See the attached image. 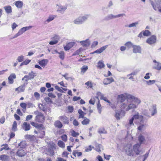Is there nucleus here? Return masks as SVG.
Instances as JSON below:
<instances>
[{"mask_svg": "<svg viewBox=\"0 0 161 161\" xmlns=\"http://www.w3.org/2000/svg\"><path fill=\"white\" fill-rule=\"evenodd\" d=\"M143 35L145 36H148L151 35V32L148 30H145L143 32Z\"/></svg>", "mask_w": 161, "mask_h": 161, "instance_id": "603ef678", "label": "nucleus"}, {"mask_svg": "<svg viewBox=\"0 0 161 161\" xmlns=\"http://www.w3.org/2000/svg\"><path fill=\"white\" fill-rule=\"evenodd\" d=\"M26 85L25 83H24L23 85L19 86L15 89V91L17 92L18 93L20 92H24L25 90V85Z\"/></svg>", "mask_w": 161, "mask_h": 161, "instance_id": "f3484780", "label": "nucleus"}, {"mask_svg": "<svg viewBox=\"0 0 161 161\" xmlns=\"http://www.w3.org/2000/svg\"><path fill=\"white\" fill-rule=\"evenodd\" d=\"M125 16V14H120L117 15H114L112 14H110L106 16L104 19L105 20H109L113 19H115L117 18Z\"/></svg>", "mask_w": 161, "mask_h": 161, "instance_id": "39448f33", "label": "nucleus"}, {"mask_svg": "<svg viewBox=\"0 0 161 161\" xmlns=\"http://www.w3.org/2000/svg\"><path fill=\"white\" fill-rule=\"evenodd\" d=\"M55 18V16L53 15H50L48 18L44 21L45 24H47L52 21Z\"/></svg>", "mask_w": 161, "mask_h": 161, "instance_id": "473e14b6", "label": "nucleus"}, {"mask_svg": "<svg viewBox=\"0 0 161 161\" xmlns=\"http://www.w3.org/2000/svg\"><path fill=\"white\" fill-rule=\"evenodd\" d=\"M28 75L29 77V79H30V80H31L33 79L36 76V75L33 72L31 71L29 74Z\"/></svg>", "mask_w": 161, "mask_h": 161, "instance_id": "c03bdc74", "label": "nucleus"}, {"mask_svg": "<svg viewBox=\"0 0 161 161\" xmlns=\"http://www.w3.org/2000/svg\"><path fill=\"white\" fill-rule=\"evenodd\" d=\"M90 120L89 119L85 117L83 121L81 122V123L83 125H87L89 123Z\"/></svg>", "mask_w": 161, "mask_h": 161, "instance_id": "c9c22d12", "label": "nucleus"}, {"mask_svg": "<svg viewBox=\"0 0 161 161\" xmlns=\"http://www.w3.org/2000/svg\"><path fill=\"white\" fill-rule=\"evenodd\" d=\"M69 154V153L67 152H64L62 153V157H66L67 158L68 157V155Z\"/></svg>", "mask_w": 161, "mask_h": 161, "instance_id": "69168bd1", "label": "nucleus"}, {"mask_svg": "<svg viewBox=\"0 0 161 161\" xmlns=\"http://www.w3.org/2000/svg\"><path fill=\"white\" fill-rule=\"evenodd\" d=\"M97 97H100L101 99L103 100L104 101L107 102L108 103H110V105L111 106V103L110 101L107 99V98L104 96V95L100 92H97Z\"/></svg>", "mask_w": 161, "mask_h": 161, "instance_id": "f8f14e48", "label": "nucleus"}, {"mask_svg": "<svg viewBox=\"0 0 161 161\" xmlns=\"http://www.w3.org/2000/svg\"><path fill=\"white\" fill-rule=\"evenodd\" d=\"M118 100L121 103V109L126 111L137 108L138 105L141 102L139 99L127 93L119 95L118 97Z\"/></svg>", "mask_w": 161, "mask_h": 161, "instance_id": "f257e3e1", "label": "nucleus"}, {"mask_svg": "<svg viewBox=\"0 0 161 161\" xmlns=\"http://www.w3.org/2000/svg\"><path fill=\"white\" fill-rule=\"evenodd\" d=\"M48 60L47 59H43L39 62L40 65L42 67H45L48 62Z\"/></svg>", "mask_w": 161, "mask_h": 161, "instance_id": "a878e982", "label": "nucleus"}, {"mask_svg": "<svg viewBox=\"0 0 161 161\" xmlns=\"http://www.w3.org/2000/svg\"><path fill=\"white\" fill-rule=\"evenodd\" d=\"M26 145V142L25 141L21 142L19 144L18 146L21 148H24L25 147Z\"/></svg>", "mask_w": 161, "mask_h": 161, "instance_id": "e433bc0d", "label": "nucleus"}, {"mask_svg": "<svg viewBox=\"0 0 161 161\" xmlns=\"http://www.w3.org/2000/svg\"><path fill=\"white\" fill-rule=\"evenodd\" d=\"M98 44V42L97 41H94L93 42L92 45V47H94L97 46Z\"/></svg>", "mask_w": 161, "mask_h": 161, "instance_id": "774afa93", "label": "nucleus"}, {"mask_svg": "<svg viewBox=\"0 0 161 161\" xmlns=\"http://www.w3.org/2000/svg\"><path fill=\"white\" fill-rule=\"evenodd\" d=\"M155 82V81L154 80H149L146 81L147 84L149 85H151L154 84Z\"/></svg>", "mask_w": 161, "mask_h": 161, "instance_id": "e2e57ef3", "label": "nucleus"}, {"mask_svg": "<svg viewBox=\"0 0 161 161\" xmlns=\"http://www.w3.org/2000/svg\"><path fill=\"white\" fill-rule=\"evenodd\" d=\"M23 2L21 1H17L14 3L18 8H21L23 7Z\"/></svg>", "mask_w": 161, "mask_h": 161, "instance_id": "393cba45", "label": "nucleus"}, {"mask_svg": "<svg viewBox=\"0 0 161 161\" xmlns=\"http://www.w3.org/2000/svg\"><path fill=\"white\" fill-rule=\"evenodd\" d=\"M58 144L59 147L61 148H64L65 146L64 143L61 141H59L58 142Z\"/></svg>", "mask_w": 161, "mask_h": 161, "instance_id": "a18cd8bd", "label": "nucleus"}, {"mask_svg": "<svg viewBox=\"0 0 161 161\" xmlns=\"http://www.w3.org/2000/svg\"><path fill=\"white\" fill-rule=\"evenodd\" d=\"M150 3L154 10H156L157 8L161 13V0H150Z\"/></svg>", "mask_w": 161, "mask_h": 161, "instance_id": "f03ea898", "label": "nucleus"}, {"mask_svg": "<svg viewBox=\"0 0 161 161\" xmlns=\"http://www.w3.org/2000/svg\"><path fill=\"white\" fill-rule=\"evenodd\" d=\"M60 37L59 36L55 35L53 37H51V39L52 40L55 42H56L58 43L60 39Z\"/></svg>", "mask_w": 161, "mask_h": 161, "instance_id": "72a5a7b5", "label": "nucleus"}, {"mask_svg": "<svg viewBox=\"0 0 161 161\" xmlns=\"http://www.w3.org/2000/svg\"><path fill=\"white\" fill-rule=\"evenodd\" d=\"M16 78V75L15 74L13 73L11 74L8 78L9 83L13 84L14 82V79H15Z\"/></svg>", "mask_w": 161, "mask_h": 161, "instance_id": "412c9836", "label": "nucleus"}, {"mask_svg": "<svg viewBox=\"0 0 161 161\" xmlns=\"http://www.w3.org/2000/svg\"><path fill=\"white\" fill-rule=\"evenodd\" d=\"M98 132L100 134H106L107 131L105 130L104 128H102L98 130Z\"/></svg>", "mask_w": 161, "mask_h": 161, "instance_id": "3c124183", "label": "nucleus"}, {"mask_svg": "<svg viewBox=\"0 0 161 161\" xmlns=\"http://www.w3.org/2000/svg\"><path fill=\"white\" fill-rule=\"evenodd\" d=\"M31 126L30 124L26 122H24L22 125V128L25 131L29 130H30Z\"/></svg>", "mask_w": 161, "mask_h": 161, "instance_id": "4be33fe9", "label": "nucleus"}, {"mask_svg": "<svg viewBox=\"0 0 161 161\" xmlns=\"http://www.w3.org/2000/svg\"><path fill=\"white\" fill-rule=\"evenodd\" d=\"M8 145L7 144L5 145H3L2 146V147L0 149V151H2L3 150H8L10 148L8 147Z\"/></svg>", "mask_w": 161, "mask_h": 161, "instance_id": "37998d69", "label": "nucleus"}, {"mask_svg": "<svg viewBox=\"0 0 161 161\" xmlns=\"http://www.w3.org/2000/svg\"><path fill=\"white\" fill-rule=\"evenodd\" d=\"M89 16V15L86 14L82 16H80L79 17L80 18L81 22L83 24L84 21L87 19Z\"/></svg>", "mask_w": 161, "mask_h": 161, "instance_id": "cd10ccee", "label": "nucleus"}, {"mask_svg": "<svg viewBox=\"0 0 161 161\" xmlns=\"http://www.w3.org/2000/svg\"><path fill=\"white\" fill-rule=\"evenodd\" d=\"M157 37L155 35H153L147 39L146 42L150 45H152L156 43Z\"/></svg>", "mask_w": 161, "mask_h": 161, "instance_id": "9d476101", "label": "nucleus"}, {"mask_svg": "<svg viewBox=\"0 0 161 161\" xmlns=\"http://www.w3.org/2000/svg\"><path fill=\"white\" fill-rule=\"evenodd\" d=\"M133 51L134 53H141V47L139 46H134Z\"/></svg>", "mask_w": 161, "mask_h": 161, "instance_id": "5701e85b", "label": "nucleus"}, {"mask_svg": "<svg viewBox=\"0 0 161 161\" xmlns=\"http://www.w3.org/2000/svg\"><path fill=\"white\" fill-rule=\"evenodd\" d=\"M55 88L56 90H58V91L59 92H62V93L64 92V91L62 90V89H61V88L60 87L58 86H55Z\"/></svg>", "mask_w": 161, "mask_h": 161, "instance_id": "0e129e2a", "label": "nucleus"}, {"mask_svg": "<svg viewBox=\"0 0 161 161\" xmlns=\"http://www.w3.org/2000/svg\"><path fill=\"white\" fill-rule=\"evenodd\" d=\"M88 69V66L86 65H83L81 67V72L85 73Z\"/></svg>", "mask_w": 161, "mask_h": 161, "instance_id": "5fc2aeb1", "label": "nucleus"}, {"mask_svg": "<svg viewBox=\"0 0 161 161\" xmlns=\"http://www.w3.org/2000/svg\"><path fill=\"white\" fill-rule=\"evenodd\" d=\"M144 122H140L139 125L137 128L138 130L142 131L144 130L145 129V125L144 124Z\"/></svg>", "mask_w": 161, "mask_h": 161, "instance_id": "c85d7f7f", "label": "nucleus"}, {"mask_svg": "<svg viewBox=\"0 0 161 161\" xmlns=\"http://www.w3.org/2000/svg\"><path fill=\"white\" fill-rule=\"evenodd\" d=\"M74 23L76 25H80L82 24L79 17L75 19L73 21Z\"/></svg>", "mask_w": 161, "mask_h": 161, "instance_id": "58836bf2", "label": "nucleus"}, {"mask_svg": "<svg viewBox=\"0 0 161 161\" xmlns=\"http://www.w3.org/2000/svg\"><path fill=\"white\" fill-rule=\"evenodd\" d=\"M114 79L112 77L105 79L103 81V83L104 85H108L114 82Z\"/></svg>", "mask_w": 161, "mask_h": 161, "instance_id": "6ab92c4d", "label": "nucleus"}, {"mask_svg": "<svg viewBox=\"0 0 161 161\" xmlns=\"http://www.w3.org/2000/svg\"><path fill=\"white\" fill-rule=\"evenodd\" d=\"M21 107L23 109L25 110L26 109V108L27 107V104L24 103H20V104Z\"/></svg>", "mask_w": 161, "mask_h": 161, "instance_id": "052dcab7", "label": "nucleus"}, {"mask_svg": "<svg viewBox=\"0 0 161 161\" xmlns=\"http://www.w3.org/2000/svg\"><path fill=\"white\" fill-rule=\"evenodd\" d=\"M24 58V56L22 55H21L18 57L17 60L19 62H20L23 60Z\"/></svg>", "mask_w": 161, "mask_h": 161, "instance_id": "680f3d73", "label": "nucleus"}, {"mask_svg": "<svg viewBox=\"0 0 161 161\" xmlns=\"http://www.w3.org/2000/svg\"><path fill=\"white\" fill-rule=\"evenodd\" d=\"M138 140L139 142L138 144H140L141 145L145 141V138L143 136L142 134H140L138 137Z\"/></svg>", "mask_w": 161, "mask_h": 161, "instance_id": "b1692460", "label": "nucleus"}, {"mask_svg": "<svg viewBox=\"0 0 161 161\" xmlns=\"http://www.w3.org/2000/svg\"><path fill=\"white\" fill-rule=\"evenodd\" d=\"M132 118L134 120L139 119L140 122H144L145 121L144 118L142 115H140L139 113L137 112H135V114L133 115Z\"/></svg>", "mask_w": 161, "mask_h": 161, "instance_id": "6e6552de", "label": "nucleus"}, {"mask_svg": "<svg viewBox=\"0 0 161 161\" xmlns=\"http://www.w3.org/2000/svg\"><path fill=\"white\" fill-rule=\"evenodd\" d=\"M133 118L132 117L129 119L128 125H129L130 126L134 125V124L133 123Z\"/></svg>", "mask_w": 161, "mask_h": 161, "instance_id": "de8ad7c7", "label": "nucleus"}, {"mask_svg": "<svg viewBox=\"0 0 161 161\" xmlns=\"http://www.w3.org/2000/svg\"><path fill=\"white\" fill-rule=\"evenodd\" d=\"M44 100L47 103H50L52 102L51 99L49 97H45Z\"/></svg>", "mask_w": 161, "mask_h": 161, "instance_id": "4d7b16f0", "label": "nucleus"}, {"mask_svg": "<svg viewBox=\"0 0 161 161\" xmlns=\"http://www.w3.org/2000/svg\"><path fill=\"white\" fill-rule=\"evenodd\" d=\"M122 109H121L120 110H116L115 111V117L118 120H119L120 118L125 116V112L122 110Z\"/></svg>", "mask_w": 161, "mask_h": 161, "instance_id": "423d86ee", "label": "nucleus"}, {"mask_svg": "<svg viewBox=\"0 0 161 161\" xmlns=\"http://www.w3.org/2000/svg\"><path fill=\"white\" fill-rule=\"evenodd\" d=\"M0 159L3 161H7L8 157L6 155H2L0 157Z\"/></svg>", "mask_w": 161, "mask_h": 161, "instance_id": "79ce46f5", "label": "nucleus"}, {"mask_svg": "<svg viewBox=\"0 0 161 161\" xmlns=\"http://www.w3.org/2000/svg\"><path fill=\"white\" fill-rule=\"evenodd\" d=\"M75 44V42H70L67 44L64 47V48L65 50L68 51Z\"/></svg>", "mask_w": 161, "mask_h": 161, "instance_id": "2eb2a0df", "label": "nucleus"}, {"mask_svg": "<svg viewBox=\"0 0 161 161\" xmlns=\"http://www.w3.org/2000/svg\"><path fill=\"white\" fill-rule=\"evenodd\" d=\"M150 113L151 114V116H153L157 114V111L156 105H153L152 108L149 109Z\"/></svg>", "mask_w": 161, "mask_h": 161, "instance_id": "4468645a", "label": "nucleus"}, {"mask_svg": "<svg viewBox=\"0 0 161 161\" xmlns=\"http://www.w3.org/2000/svg\"><path fill=\"white\" fill-rule=\"evenodd\" d=\"M79 135V133L76 132L74 130H73L71 132V135L73 137H77Z\"/></svg>", "mask_w": 161, "mask_h": 161, "instance_id": "13d9d810", "label": "nucleus"}, {"mask_svg": "<svg viewBox=\"0 0 161 161\" xmlns=\"http://www.w3.org/2000/svg\"><path fill=\"white\" fill-rule=\"evenodd\" d=\"M32 26H26L22 28L19 30L17 34H15L14 36L12 38H11V39H14L17 37L18 36L21 35L23 34V33H24L26 31L32 28Z\"/></svg>", "mask_w": 161, "mask_h": 161, "instance_id": "20e7f679", "label": "nucleus"}, {"mask_svg": "<svg viewBox=\"0 0 161 161\" xmlns=\"http://www.w3.org/2000/svg\"><path fill=\"white\" fill-rule=\"evenodd\" d=\"M38 107L39 108V109L43 111H45L46 110V108L45 107H44V105H43L41 103L39 104L38 105Z\"/></svg>", "mask_w": 161, "mask_h": 161, "instance_id": "8fccbe9b", "label": "nucleus"}, {"mask_svg": "<svg viewBox=\"0 0 161 161\" xmlns=\"http://www.w3.org/2000/svg\"><path fill=\"white\" fill-rule=\"evenodd\" d=\"M139 71L137 70H135L133 72H132L130 74H128L127 75V77H129V76H130V75H132L133 76L134 75H136L137 74V73Z\"/></svg>", "mask_w": 161, "mask_h": 161, "instance_id": "6e6d98bb", "label": "nucleus"}, {"mask_svg": "<svg viewBox=\"0 0 161 161\" xmlns=\"http://www.w3.org/2000/svg\"><path fill=\"white\" fill-rule=\"evenodd\" d=\"M67 8V6L59 5L58 6V8L57 11L61 14H64Z\"/></svg>", "mask_w": 161, "mask_h": 161, "instance_id": "ddd939ff", "label": "nucleus"}, {"mask_svg": "<svg viewBox=\"0 0 161 161\" xmlns=\"http://www.w3.org/2000/svg\"><path fill=\"white\" fill-rule=\"evenodd\" d=\"M143 115L146 116L145 117H144V119H146V120H147L148 119L150 118L151 117V116L147 112H145L143 113Z\"/></svg>", "mask_w": 161, "mask_h": 161, "instance_id": "09e8293b", "label": "nucleus"}, {"mask_svg": "<svg viewBox=\"0 0 161 161\" xmlns=\"http://www.w3.org/2000/svg\"><path fill=\"white\" fill-rule=\"evenodd\" d=\"M4 8L7 13L9 14L12 12V8L10 6L4 7Z\"/></svg>", "mask_w": 161, "mask_h": 161, "instance_id": "f704fd0d", "label": "nucleus"}, {"mask_svg": "<svg viewBox=\"0 0 161 161\" xmlns=\"http://www.w3.org/2000/svg\"><path fill=\"white\" fill-rule=\"evenodd\" d=\"M80 43L83 46L86 47H88L89 46L90 42L88 39L85 41H83L80 42Z\"/></svg>", "mask_w": 161, "mask_h": 161, "instance_id": "bb28decb", "label": "nucleus"}, {"mask_svg": "<svg viewBox=\"0 0 161 161\" xmlns=\"http://www.w3.org/2000/svg\"><path fill=\"white\" fill-rule=\"evenodd\" d=\"M105 65L104 64L103 62L102 61H99L97 63V67L100 69H101L104 67Z\"/></svg>", "mask_w": 161, "mask_h": 161, "instance_id": "2f4dec72", "label": "nucleus"}, {"mask_svg": "<svg viewBox=\"0 0 161 161\" xmlns=\"http://www.w3.org/2000/svg\"><path fill=\"white\" fill-rule=\"evenodd\" d=\"M54 125L56 127H57L59 128H61L63 127L62 124L59 120L56 121L54 122Z\"/></svg>", "mask_w": 161, "mask_h": 161, "instance_id": "c756f323", "label": "nucleus"}, {"mask_svg": "<svg viewBox=\"0 0 161 161\" xmlns=\"http://www.w3.org/2000/svg\"><path fill=\"white\" fill-rule=\"evenodd\" d=\"M124 149L126 154L129 156H132L133 155L132 145L131 144H128L124 146Z\"/></svg>", "mask_w": 161, "mask_h": 161, "instance_id": "7ed1b4c3", "label": "nucleus"}, {"mask_svg": "<svg viewBox=\"0 0 161 161\" xmlns=\"http://www.w3.org/2000/svg\"><path fill=\"white\" fill-rule=\"evenodd\" d=\"M108 47V45L103 46L93 52L92 53V54H94L95 53H97L98 54L101 53L105 50Z\"/></svg>", "mask_w": 161, "mask_h": 161, "instance_id": "dca6fc26", "label": "nucleus"}, {"mask_svg": "<svg viewBox=\"0 0 161 161\" xmlns=\"http://www.w3.org/2000/svg\"><path fill=\"white\" fill-rule=\"evenodd\" d=\"M96 150L97 152H101V150H103L102 146L100 144L97 145L96 146Z\"/></svg>", "mask_w": 161, "mask_h": 161, "instance_id": "4c0bfd02", "label": "nucleus"}, {"mask_svg": "<svg viewBox=\"0 0 161 161\" xmlns=\"http://www.w3.org/2000/svg\"><path fill=\"white\" fill-rule=\"evenodd\" d=\"M154 64L153 65V68L158 70H160L161 69V63L157 62L155 60H153Z\"/></svg>", "mask_w": 161, "mask_h": 161, "instance_id": "9b49d317", "label": "nucleus"}, {"mask_svg": "<svg viewBox=\"0 0 161 161\" xmlns=\"http://www.w3.org/2000/svg\"><path fill=\"white\" fill-rule=\"evenodd\" d=\"M61 137L62 140L64 141L65 142L67 141V137L66 135H64L61 136Z\"/></svg>", "mask_w": 161, "mask_h": 161, "instance_id": "338daca9", "label": "nucleus"}, {"mask_svg": "<svg viewBox=\"0 0 161 161\" xmlns=\"http://www.w3.org/2000/svg\"><path fill=\"white\" fill-rule=\"evenodd\" d=\"M96 99H97L95 98V97H93V98H91L89 100V103L90 104L93 105L94 104L95 102Z\"/></svg>", "mask_w": 161, "mask_h": 161, "instance_id": "bf43d9fd", "label": "nucleus"}, {"mask_svg": "<svg viewBox=\"0 0 161 161\" xmlns=\"http://www.w3.org/2000/svg\"><path fill=\"white\" fill-rule=\"evenodd\" d=\"M72 154L75 157L76 156V154H77V156L79 157L82 155V153L81 152H78L77 151H74Z\"/></svg>", "mask_w": 161, "mask_h": 161, "instance_id": "49530a36", "label": "nucleus"}, {"mask_svg": "<svg viewBox=\"0 0 161 161\" xmlns=\"http://www.w3.org/2000/svg\"><path fill=\"white\" fill-rule=\"evenodd\" d=\"M34 113L36 115L35 118L36 120L39 122H42L44 119V117L42 113L38 111H35Z\"/></svg>", "mask_w": 161, "mask_h": 161, "instance_id": "0eeeda50", "label": "nucleus"}, {"mask_svg": "<svg viewBox=\"0 0 161 161\" xmlns=\"http://www.w3.org/2000/svg\"><path fill=\"white\" fill-rule=\"evenodd\" d=\"M95 98L97 99V100L98 101V103L97 104V108L98 110V113L99 114H101V106L99 103V101L98 97H96Z\"/></svg>", "mask_w": 161, "mask_h": 161, "instance_id": "7c9ffc66", "label": "nucleus"}, {"mask_svg": "<svg viewBox=\"0 0 161 161\" xmlns=\"http://www.w3.org/2000/svg\"><path fill=\"white\" fill-rule=\"evenodd\" d=\"M16 154L19 157H22L25 156L26 154V153L24 150L21 149L18 150Z\"/></svg>", "mask_w": 161, "mask_h": 161, "instance_id": "aec40b11", "label": "nucleus"}, {"mask_svg": "<svg viewBox=\"0 0 161 161\" xmlns=\"http://www.w3.org/2000/svg\"><path fill=\"white\" fill-rule=\"evenodd\" d=\"M125 45L129 48H130L131 47H133L134 46L133 45L132 43L130 42H126L125 44Z\"/></svg>", "mask_w": 161, "mask_h": 161, "instance_id": "864d4df0", "label": "nucleus"}, {"mask_svg": "<svg viewBox=\"0 0 161 161\" xmlns=\"http://www.w3.org/2000/svg\"><path fill=\"white\" fill-rule=\"evenodd\" d=\"M58 119L62 121H63L64 124H68L69 123L68 118L65 115L60 116L59 117Z\"/></svg>", "mask_w": 161, "mask_h": 161, "instance_id": "a211bd4d", "label": "nucleus"}, {"mask_svg": "<svg viewBox=\"0 0 161 161\" xmlns=\"http://www.w3.org/2000/svg\"><path fill=\"white\" fill-rule=\"evenodd\" d=\"M139 24V22L138 21L134 23H133L131 24H129L127 26L131 28L132 27H136V25H138Z\"/></svg>", "mask_w": 161, "mask_h": 161, "instance_id": "ea45409f", "label": "nucleus"}, {"mask_svg": "<svg viewBox=\"0 0 161 161\" xmlns=\"http://www.w3.org/2000/svg\"><path fill=\"white\" fill-rule=\"evenodd\" d=\"M141 146L140 144L136 143L133 146V151L136 155L141 154V151L139 148Z\"/></svg>", "mask_w": 161, "mask_h": 161, "instance_id": "1a4fd4ad", "label": "nucleus"}, {"mask_svg": "<svg viewBox=\"0 0 161 161\" xmlns=\"http://www.w3.org/2000/svg\"><path fill=\"white\" fill-rule=\"evenodd\" d=\"M17 123L16 121H14L13 122L12 127V130L14 131H15L17 130Z\"/></svg>", "mask_w": 161, "mask_h": 161, "instance_id": "a19ab883", "label": "nucleus"}]
</instances>
